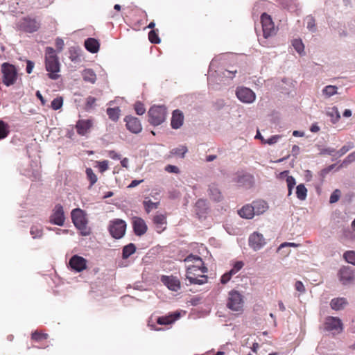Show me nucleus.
I'll return each mask as SVG.
<instances>
[{"label": "nucleus", "instance_id": "c756f323", "mask_svg": "<svg viewBox=\"0 0 355 355\" xmlns=\"http://www.w3.org/2000/svg\"><path fill=\"white\" fill-rule=\"evenodd\" d=\"M196 213L198 215L199 218L202 217L204 214L206 213L207 209V204L206 200L203 199H199L196 203Z\"/></svg>", "mask_w": 355, "mask_h": 355}, {"label": "nucleus", "instance_id": "a878e982", "mask_svg": "<svg viewBox=\"0 0 355 355\" xmlns=\"http://www.w3.org/2000/svg\"><path fill=\"white\" fill-rule=\"evenodd\" d=\"M180 315V313L175 312L174 313L167 316L159 317L157 320V322L161 325L170 324L178 320Z\"/></svg>", "mask_w": 355, "mask_h": 355}, {"label": "nucleus", "instance_id": "c85d7f7f", "mask_svg": "<svg viewBox=\"0 0 355 355\" xmlns=\"http://www.w3.org/2000/svg\"><path fill=\"white\" fill-rule=\"evenodd\" d=\"M82 76L84 81L94 84L96 81V75L95 72L91 69H86L83 70Z\"/></svg>", "mask_w": 355, "mask_h": 355}, {"label": "nucleus", "instance_id": "7c9ffc66", "mask_svg": "<svg viewBox=\"0 0 355 355\" xmlns=\"http://www.w3.org/2000/svg\"><path fill=\"white\" fill-rule=\"evenodd\" d=\"M327 115L331 118V121L333 123H336L340 119V114L338 108L335 106L329 107L327 110Z\"/></svg>", "mask_w": 355, "mask_h": 355}, {"label": "nucleus", "instance_id": "20e7f679", "mask_svg": "<svg viewBox=\"0 0 355 355\" xmlns=\"http://www.w3.org/2000/svg\"><path fill=\"white\" fill-rule=\"evenodd\" d=\"M126 227L125 220L116 218L110 221L108 230L113 238L120 239L125 235Z\"/></svg>", "mask_w": 355, "mask_h": 355}, {"label": "nucleus", "instance_id": "2eb2a0df", "mask_svg": "<svg viewBox=\"0 0 355 355\" xmlns=\"http://www.w3.org/2000/svg\"><path fill=\"white\" fill-rule=\"evenodd\" d=\"M69 265L76 272H81L87 267V260L78 255H73L69 259Z\"/></svg>", "mask_w": 355, "mask_h": 355}, {"label": "nucleus", "instance_id": "4d7b16f0", "mask_svg": "<svg viewBox=\"0 0 355 355\" xmlns=\"http://www.w3.org/2000/svg\"><path fill=\"white\" fill-rule=\"evenodd\" d=\"M24 175H26L29 178L33 177L34 178V180H37V179L40 178V173L39 169H34L32 171L31 173V171H27V172L24 173Z\"/></svg>", "mask_w": 355, "mask_h": 355}, {"label": "nucleus", "instance_id": "1a4fd4ad", "mask_svg": "<svg viewBox=\"0 0 355 355\" xmlns=\"http://www.w3.org/2000/svg\"><path fill=\"white\" fill-rule=\"evenodd\" d=\"M65 221V215L62 205L57 204L52 210L49 217V222L58 226H63Z\"/></svg>", "mask_w": 355, "mask_h": 355}, {"label": "nucleus", "instance_id": "c03bdc74", "mask_svg": "<svg viewBox=\"0 0 355 355\" xmlns=\"http://www.w3.org/2000/svg\"><path fill=\"white\" fill-rule=\"evenodd\" d=\"M187 151V148L185 146H180L178 148H173L171 153L173 155L184 157Z\"/></svg>", "mask_w": 355, "mask_h": 355}, {"label": "nucleus", "instance_id": "bf43d9fd", "mask_svg": "<svg viewBox=\"0 0 355 355\" xmlns=\"http://www.w3.org/2000/svg\"><path fill=\"white\" fill-rule=\"evenodd\" d=\"M336 150L334 148H324L321 151V154L328 155H331V156L337 157V155L336 154Z\"/></svg>", "mask_w": 355, "mask_h": 355}, {"label": "nucleus", "instance_id": "393cba45", "mask_svg": "<svg viewBox=\"0 0 355 355\" xmlns=\"http://www.w3.org/2000/svg\"><path fill=\"white\" fill-rule=\"evenodd\" d=\"M208 192L210 198L216 202H219L223 199L221 192L215 184H211L209 186Z\"/></svg>", "mask_w": 355, "mask_h": 355}, {"label": "nucleus", "instance_id": "9b49d317", "mask_svg": "<svg viewBox=\"0 0 355 355\" xmlns=\"http://www.w3.org/2000/svg\"><path fill=\"white\" fill-rule=\"evenodd\" d=\"M248 242L250 247L254 250L257 251L265 245L266 239L263 234L254 232L250 235Z\"/></svg>", "mask_w": 355, "mask_h": 355}, {"label": "nucleus", "instance_id": "b1692460", "mask_svg": "<svg viewBox=\"0 0 355 355\" xmlns=\"http://www.w3.org/2000/svg\"><path fill=\"white\" fill-rule=\"evenodd\" d=\"M23 28L28 33L37 31L39 28V24L35 19H24L22 23Z\"/></svg>", "mask_w": 355, "mask_h": 355}, {"label": "nucleus", "instance_id": "473e14b6", "mask_svg": "<svg viewBox=\"0 0 355 355\" xmlns=\"http://www.w3.org/2000/svg\"><path fill=\"white\" fill-rule=\"evenodd\" d=\"M296 196L300 200H304L307 196V189L303 184H300L296 187Z\"/></svg>", "mask_w": 355, "mask_h": 355}, {"label": "nucleus", "instance_id": "aec40b11", "mask_svg": "<svg viewBox=\"0 0 355 355\" xmlns=\"http://www.w3.org/2000/svg\"><path fill=\"white\" fill-rule=\"evenodd\" d=\"M92 126V121L91 120H79L76 125V128L78 134L84 136L89 131Z\"/></svg>", "mask_w": 355, "mask_h": 355}, {"label": "nucleus", "instance_id": "a211bd4d", "mask_svg": "<svg viewBox=\"0 0 355 355\" xmlns=\"http://www.w3.org/2000/svg\"><path fill=\"white\" fill-rule=\"evenodd\" d=\"M153 223L155 226L156 231L161 233L166 229V216L163 214H156L153 218Z\"/></svg>", "mask_w": 355, "mask_h": 355}, {"label": "nucleus", "instance_id": "7ed1b4c3", "mask_svg": "<svg viewBox=\"0 0 355 355\" xmlns=\"http://www.w3.org/2000/svg\"><path fill=\"white\" fill-rule=\"evenodd\" d=\"M148 122L151 125L157 126L166 120V108L163 105H153L148 110Z\"/></svg>", "mask_w": 355, "mask_h": 355}, {"label": "nucleus", "instance_id": "a18cd8bd", "mask_svg": "<svg viewBox=\"0 0 355 355\" xmlns=\"http://www.w3.org/2000/svg\"><path fill=\"white\" fill-rule=\"evenodd\" d=\"M343 257L347 262L355 266V252L347 251L344 253Z\"/></svg>", "mask_w": 355, "mask_h": 355}, {"label": "nucleus", "instance_id": "603ef678", "mask_svg": "<svg viewBox=\"0 0 355 355\" xmlns=\"http://www.w3.org/2000/svg\"><path fill=\"white\" fill-rule=\"evenodd\" d=\"M281 137L279 135H273L268 139H262V144L273 145L278 141Z\"/></svg>", "mask_w": 355, "mask_h": 355}, {"label": "nucleus", "instance_id": "de8ad7c7", "mask_svg": "<svg viewBox=\"0 0 355 355\" xmlns=\"http://www.w3.org/2000/svg\"><path fill=\"white\" fill-rule=\"evenodd\" d=\"M244 266V263L241 261H236L233 265L232 268L228 271L232 276L236 274Z\"/></svg>", "mask_w": 355, "mask_h": 355}, {"label": "nucleus", "instance_id": "f8f14e48", "mask_svg": "<svg viewBox=\"0 0 355 355\" xmlns=\"http://www.w3.org/2000/svg\"><path fill=\"white\" fill-rule=\"evenodd\" d=\"M339 279L343 284L347 285L355 281V275L351 267H343L338 272Z\"/></svg>", "mask_w": 355, "mask_h": 355}, {"label": "nucleus", "instance_id": "f3484780", "mask_svg": "<svg viewBox=\"0 0 355 355\" xmlns=\"http://www.w3.org/2000/svg\"><path fill=\"white\" fill-rule=\"evenodd\" d=\"M324 327L327 331H337L340 332L343 330V323L337 317L327 318Z\"/></svg>", "mask_w": 355, "mask_h": 355}, {"label": "nucleus", "instance_id": "e433bc0d", "mask_svg": "<svg viewBox=\"0 0 355 355\" xmlns=\"http://www.w3.org/2000/svg\"><path fill=\"white\" fill-rule=\"evenodd\" d=\"M338 87L335 85H327L322 89V94L326 97L329 98L337 94Z\"/></svg>", "mask_w": 355, "mask_h": 355}, {"label": "nucleus", "instance_id": "f704fd0d", "mask_svg": "<svg viewBox=\"0 0 355 355\" xmlns=\"http://www.w3.org/2000/svg\"><path fill=\"white\" fill-rule=\"evenodd\" d=\"M120 112L121 110L119 107H110L107 109V114L108 115L109 118L113 121H118L120 115Z\"/></svg>", "mask_w": 355, "mask_h": 355}, {"label": "nucleus", "instance_id": "9d476101", "mask_svg": "<svg viewBox=\"0 0 355 355\" xmlns=\"http://www.w3.org/2000/svg\"><path fill=\"white\" fill-rule=\"evenodd\" d=\"M261 22L265 38L269 37L275 33V25L270 15L263 13L261 16Z\"/></svg>", "mask_w": 355, "mask_h": 355}, {"label": "nucleus", "instance_id": "423d86ee", "mask_svg": "<svg viewBox=\"0 0 355 355\" xmlns=\"http://www.w3.org/2000/svg\"><path fill=\"white\" fill-rule=\"evenodd\" d=\"M227 306L232 311H240L243 306V295L236 291H231L229 293Z\"/></svg>", "mask_w": 355, "mask_h": 355}, {"label": "nucleus", "instance_id": "6ab92c4d", "mask_svg": "<svg viewBox=\"0 0 355 355\" xmlns=\"http://www.w3.org/2000/svg\"><path fill=\"white\" fill-rule=\"evenodd\" d=\"M254 216H259L264 214L268 209V202L263 200H257L252 202Z\"/></svg>", "mask_w": 355, "mask_h": 355}, {"label": "nucleus", "instance_id": "5fc2aeb1", "mask_svg": "<svg viewBox=\"0 0 355 355\" xmlns=\"http://www.w3.org/2000/svg\"><path fill=\"white\" fill-rule=\"evenodd\" d=\"M97 166L101 173H103L108 169V161L103 160L101 162H97Z\"/></svg>", "mask_w": 355, "mask_h": 355}, {"label": "nucleus", "instance_id": "ddd939ff", "mask_svg": "<svg viewBox=\"0 0 355 355\" xmlns=\"http://www.w3.org/2000/svg\"><path fill=\"white\" fill-rule=\"evenodd\" d=\"M132 225L135 234L137 236H141L146 234L148 230L147 225L145 220L137 216L132 218Z\"/></svg>", "mask_w": 355, "mask_h": 355}, {"label": "nucleus", "instance_id": "09e8293b", "mask_svg": "<svg viewBox=\"0 0 355 355\" xmlns=\"http://www.w3.org/2000/svg\"><path fill=\"white\" fill-rule=\"evenodd\" d=\"M148 38L150 42L153 44H159L161 42L158 35L155 33V30H152L149 32Z\"/></svg>", "mask_w": 355, "mask_h": 355}, {"label": "nucleus", "instance_id": "8fccbe9b", "mask_svg": "<svg viewBox=\"0 0 355 355\" xmlns=\"http://www.w3.org/2000/svg\"><path fill=\"white\" fill-rule=\"evenodd\" d=\"M355 161V151L349 154L343 161L341 166H347Z\"/></svg>", "mask_w": 355, "mask_h": 355}, {"label": "nucleus", "instance_id": "4c0bfd02", "mask_svg": "<svg viewBox=\"0 0 355 355\" xmlns=\"http://www.w3.org/2000/svg\"><path fill=\"white\" fill-rule=\"evenodd\" d=\"M30 233L33 239H40L43 235L42 227L40 225H33Z\"/></svg>", "mask_w": 355, "mask_h": 355}, {"label": "nucleus", "instance_id": "5701e85b", "mask_svg": "<svg viewBox=\"0 0 355 355\" xmlns=\"http://www.w3.org/2000/svg\"><path fill=\"white\" fill-rule=\"evenodd\" d=\"M253 207L251 204H247L238 211L239 215L245 219H252L254 216Z\"/></svg>", "mask_w": 355, "mask_h": 355}, {"label": "nucleus", "instance_id": "37998d69", "mask_svg": "<svg viewBox=\"0 0 355 355\" xmlns=\"http://www.w3.org/2000/svg\"><path fill=\"white\" fill-rule=\"evenodd\" d=\"M9 133V127L3 121H0V140L6 138Z\"/></svg>", "mask_w": 355, "mask_h": 355}, {"label": "nucleus", "instance_id": "412c9836", "mask_svg": "<svg viewBox=\"0 0 355 355\" xmlns=\"http://www.w3.org/2000/svg\"><path fill=\"white\" fill-rule=\"evenodd\" d=\"M183 121H184L183 113L179 110H174L173 112V114H172L171 122L172 128H173V129L180 128L182 125Z\"/></svg>", "mask_w": 355, "mask_h": 355}, {"label": "nucleus", "instance_id": "052dcab7", "mask_svg": "<svg viewBox=\"0 0 355 355\" xmlns=\"http://www.w3.org/2000/svg\"><path fill=\"white\" fill-rule=\"evenodd\" d=\"M295 288L300 293H304L306 292L305 286L301 281H297L295 282Z\"/></svg>", "mask_w": 355, "mask_h": 355}, {"label": "nucleus", "instance_id": "cd10ccee", "mask_svg": "<svg viewBox=\"0 0 355 355\" xmlns=\"http://www.w3.org/2000/svg\"><path fill=\"white\" fill-rule=\"evenodd\" d=\"M347 301L344 297L334 298L331 300L330 306L334 310L338 311L344 309L347 305Z\"/></svg>", "mask_w": 355, "mask_h": 355}, {"label": "nucleus", "instance_id": "774afa93", "mask_svg": "<svg viewBox=\"0 0 355 355\" xmlns=\"http://www.w3.org/2000/svg\"><path fill=\"white\" fill-rule=\"evenodd\" d=\"M236 73V71H229V70H225L223 72V76L225 77H227L228 78H230V79H232L235 75V73Z\"/></svg>", "mask_w": 355, "mask_h": 355}, {"label": "nucleus", "instance_id": "72a5a7b5", "mask_svg": "<svg viewBox=\"0 0 355 355\" xmlns=\"http://www.w3.org/2000/svg\"><path fill=\"white\" fill-rule=\"evenodd\" d=\"M136 247L133 243H129L123 248L122 257L123 259H128L130 255L135 253Z\"/></svg>", "mask_w": 355, "mask_h": 355}, {"label": "nucleus", "instance_id": "6e6d98bb", "mask_svg": "<svg viewBox=\"0 0 355 355\" xmlns=\"http://www.w3.org/2000/svg\"><path fill=\"white\" fill-rule=\"evenodd\" d=\"M340 191L338 189H336L330 196L329 202L335 203L340 198Z\"/></svg>", "mask_w": 355, "mask_h": 355}, {"label": "nucleus", "instance_id": "864d4df0", "mask_svg": "<svg viewBox=\"0 0 355 355\" xmlns=\"http://www.w3.org/2000/svg\"><path fill=\"white\" fill-rule=\"evenodd\" d=\"M48 338V334L40 333L38 331H35L32 334V338L35 340H41L43 339H46Z\"/></svg>", "mask_w": 355, "mask_h": 355}, {"label": "nucleus", "instance_id": "e2e57ef3", "mask_svg": "<svg viewBox=\"0 0 355 355\" xmlns=\"http://www.w3.org/2000/svg\"><path fill=\"white\" fill-rule=\"evenodd\" d=\"M165 171L172 173H178L180 172L178 167L174 165H167L165 167Z\"/></svg>", "mask_w": 355, "mask_h": 355}, {"label": "nucleus", "instance_id": "a19ab883", "mask_svg": "<svg viewBox=\"0 0 355 355\" xmlns=\"http://www.w3.org/2000/svg\"><path fill=\"white\" fill-rule=\"evenodd\" d=\"M353 148L354 144L352 142H348L344 145L339 150L336 151V154L337 155V157H340L341 156L344 155Z\"/></svg>", "mask_w": 355, "mask_h": 355}, {"label": "nucleus", "instance_id": "4be33fe9", "mask_svg": "<svg viewBox=\"0 0 355 355\" xmlns=\"http://www.w3.org/2000/svg\"><path fill=\"white\" fill-rule=\"evenodd\" d=\"M186 280H188L189 284L202 285L207 282V276L205 275H193L189 270V274H186Z\"/></svg>", "mask_w": 355, "mask_h": 355}, {"label": "nucleus", "instance_id": "f03ea898", "mask_svg": "<svg viewBox=\"0 0 355 355\" xmlns=\"http://www.w3.org/2000/svg\"><path fill=\"white\" fill-rule=\"evenodd\" d=\"M184 261L187 263L189 262L193 263V265L187 266L186 274H189V270L193 275H203L208 271L207 268L204 266L202 259L198 255L191 254L184 259Z\"/></svg>", "mask_w": 355, "mask_h": 355}, {"label": "nucleus", "instance_id": "0eeeda50", "mask_svg": "<svg viewBox=\"0 0 355 355\" xmlns=\"http://www.w3.org/2000/svg\"><path fill=\"white\" fill-rule=\"evenodd\" d=\"M3 83L6 86H10L14 84L17 79V72L15 67L8 63L2 64Z\"/></svg>", "mask_w": 355, "mask_h": 355}, {"label": "nucleus", "instance_id": "0e129e2a", "mask_svg": "<svg viewBox=\"0 0 355 355\" xmlns=\"http://www.w3.org/2000/svg\"><path fill=\"white\" fill-rule=\"evenodd\" d=\"M299 245H300V244L295 243L284 242L279 246L277 250L280 251L281 250H282L283 248H286V247H295H295H298Z\"/></svg>", "mask_w": 355, "mask_h": 355}, {"label": "nucleus", "instance_id": "2f4dec72", "mask_svg": "<svg viewBox=\"0 0 355 355\" xmlns=\"http://www.w3.org/2000/svg\"><path fill=\"white\" fill-rule=\"evenodd\" d=\"M288 171H284L282 173V175L286 176V183L288 187V196H290L292 194L293 189L294 188L296 182L293 176L287 175Z\"/></svg>", "mask_w": 355, "mask_h": 355}, {"label": "nucleus", "instance_id": "4468645a", "mask_svg": "<svg viewBox=\"0 0 355 355\" xmlns=\"http://www.w3.org/2000/svg\"><path fill=\"white\" fill-rule=\"evenodd\" d=\"M124 121L126 123V127L128 130L134 134H138L142 130V126L140 121L135 116H127L125 117Z\"/></svg>", "mask_w": 355, "mask_h": 355}, {"label": "nucleus", "instance_id": "3c124183", "mask_svg": "<svg viewBox=\"0 0 355 355\" xmlns=\"http://www.w3.org/2000/svg\"><path fill=\"white\" fill-rule=\"evenodd\" d=\"M135 110L138 115H142L145 113L146 108L143 103L141 102H137L135 104Z\"/></svg>", "mask_w": 355, "mask_h": 355}, {"label": "nucleus", "instance_id": "39448f33", "mask_svg": "<svg viewBox=\"0 0 355 355\" xmlns=\"http://www.w3.org/2000/svg\"><path fill=\"white\" fill-rule=\"evenodd\" d=\"M45 67L46 71L49 72L48 76L52 80H57L60 75V63L58 57H47L45 58Z\"/></svg>", "mask_w": 355, "mask_h": 355}, {"label": "nucleus", "instance_id": "338daca9", "mask_svg": "<svg viewBox=\"0 0 355 355\" xmlns=\"http://www.w3.org/2000/svg\"><path fill=\"white\" fill-rule=\"evenodd\" d=\"M64 44V41L61 38H57L55 40V46L59 52L63 49Z\"/></svg>", "mask_w": 355, "mask_h": 355}, {"label": "nucleus", "instance_id": "dca6fc26", "mask_svg": "<svg viewBox=\"0 0 355 355\" xmlns=\"http://www.w3.org/2000/svg\"><path fill=\"white\" fill-rule=\"evenodd\" d=\"M161 282L171 291L177 292L180 288V280L173 276L162 275Z\"/></svg>", "mask_w": 355, "mask_h": 355}, {"label": "nucleus", "instance_id": "13d9d810", "mask_svg": "<svg viewBox=\"0 0 355 355\" xmlns=\"http://www.w3.org/2000/svg\"><path fill=\"white\" fill-rule=\"evenodd\" d=\"M252 177L250 175H242L237 177L236 182L240 184H244L245 182H250Z\"/></svg>", "mask_w": 355, "mask_h": 355}, {"label": "nucleus", "instance_id": "58836bf2", "mask_svg": "<svg viewBox=\"0 0 355 355\" xmlns=\"http://www.w3.org/2000/svg\"><path fill=\"white\" fill-rule=\"evenodd\" d=\"M143 204L145 207L146 211L148 214L153 209H157L159 205V202H154L151 201L150 200H144Z\"/></svg>", "mask_w": 355, "mask_h": 355}, {"label": "nucleus", "instance_id": "69168bd1", "mask_svg": "<svg viewBox=\"0 0 355 355\" xmlns=\"http://www.w3.org/2000/svg\"><path fill=\"white\" fill-rule=\"evenodd\" d=\"M232 276L230 275L229 272H225L220 278V282L223 284H227L231 279Z\"/></svg>", "mask_w": 355, "mask_h": 355}, {"label": "nucleus", "instance_id": "680f3d73", "mask_svg": "<svg viewBox=\"0 0 355 355\" xmlns=\"http://www.w3.org/2000/svg\"><path fill=\"white\" fill-rule=\"evenodd\" d=\"M96 99L93 96H88L86 101V108L90 109L93 107Z\"/></svg>", "mask_w": 355, "mask_h": 355}, {"label": "nucleus", "instance_id": "6e6552de", "mask_svg": "<svg viewBox=\"0 0 355 355\" xmlns=\"http://www.w3.org/2000/svg\"><path fill=\"white\" fill-rule=\"evenodd\" d=\"M236 96L243 103H252L256 99L255 93L250 88L239 87L236 89Z\"/></svg>", "mask_w": 355, "mask_h": 355}, {"label": "nucleus", "instance_id": "79ce46f5", "mask_svg": "<svg viewBox=\"0 0 355 355\" xmlns=\"http://www.w3.org/2000/svg\"><path fill=\"white\" fill-rule=\"evenodd\" d=\"M85 172L87 178L90 182V187H92L98 180L97 176L91 168H87Z\"/></svg>", "mask_w": 355, "mask_h": 355}, {"label": "nucleus", "instance_id": "ea45409f", "mask_svg": "<svg viewBox=\"0 0 355 355\" xmlns=\"http://www.w3.org/2000/svg\"><path fill=\"white\" fill-rule=\"evenodd\" d=\"M305 20L306 21L307 29L312 33H315L317 28L314 17L312 16H307Z\"/></svg>", "mask_w": 355, "mask_h": 355}, {"label": "nucleus", "instance_id": "f257e3e1", "mask_svg": "<svg viewBox=\"0 0 355 355\" xmlns=\"http://www.w3.org/2000/svg\"><path fill=\"white\" fill-rule=\"evenodd\" d=\"M71 220L74 226L80 230L83 236H88L91 233L90 228L87 227V214L80 208L73 209L71 213Z\"/></svg>", "mask_w": 355, "mask_h": 355}, {"label": "nucleus", "instance_id": "49530a36", "mask_svg": "<svg viewBox=\"0 0 355 355\" xmlns=\"http://www.w3.org/2000/svg\"><path fill=\"white\" fill-rule=\"evenodd\" d=\"M63 105V99L62 97H57L51 102V107L54 110H58L62 107Z\"/></svg>", "mask_w": 355, "mask_h": 355}, {"label": "nucleus", "instance_id": "bb28decb", "mask_svg": "<svg viewBox=\"0 0 355 355\" xmlns=\"http://www.w3.org/2000/svg\"><path fill=\"white\" fill-rule=\"evenodd\" d=\"M85 49L90 53H95L99 50V43L94 38H87L85 41Z\"/></svg>", "mask_w": 355, "mask_h": 355}, {"label": "nucleus", "instance_id": "c9c22d12", "mask_svg": "<svg viewBox=\"0 0 355 355\" xmlns=\"http://www.w3.org/2000/svg\"><path fill=\"white\" fill-rule=\"evenodd\" d=\"M292 45L295 50L300 54V55H304V45L302 42V41L300 39H295L292 42Z\"/></svg>", "mask_w": 355, "mask_h": 355}]
</instances>
